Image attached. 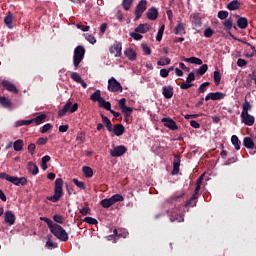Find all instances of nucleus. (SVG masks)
<instances>
[{"instance_id":"1","label":"nucleus","mask_w":256,"mask_h":256,"mask_svg":"<svg viewBox=\"0 0 256 256\" xmlns=\"http://www.w3.org/2000/svg\"><path fill=\"white\" fill-rule=\"evenodd\" d=\"M40 220L48 225V228L54 237L63 242L69 241V234H67V231H65L61 225L53 223V220L47 217H41Z\"/></svg>"},{"instance_id":"2","label":"nucleus","mask_w":256,"mask_h":256,"mask_svg":"<svg viewBox=\"0 0 256 256\" xmlns=\"http://www.w3.org/2000/svg\"><path fill=\"white\" fill-rule=\"evenodd\" d=\"M61 197H63V179L57 178L54 184V195L48 196V201H52V203H57Z\"/></svg>"},{"instance_id":"3","label":"nucleus","mask_w":256,"mask_h":256,"mask_svg":"<svg viewBox=\"0 0 256 256\" xmlns=\"http://www.w3.org/2000/svg\"><path fill=\"white\" fill-rule=\"evenodd\" d=\"M83 59H85V47L77 46L74 49L73 55V65L76 70L79 69V65H81V61H83Z\"/></svg>"},{"instance_id":"4","label":"nucleus","mask_w":256,"mask_h":256,"mask_svg":"<svg viewBox=\"0 0 256 256\" xmlns=\"http://www.w3.org/2000/svg\"><path fill=\"white\" fill-rule=\"evenodd\" d=\"M79 109V104L71 102V100H68L66 104L63 106L61 110L58 111V116L59 117H65V115H71L75 113Z\"/></svg>"},{"instance_id":"5","label":"nucleus","mask_w":256,"mask_h":256,"mask_svg":"<svg viewBox=\"0 0 256 256\" xmlns=\"http://www.w3.org/2000/svg\"><path fill=\"white\" fill-rule=\"evenodd\" d=\"M0 179H4L5 181H9V183H13V185L19 186V185H27V178L25 177H17V176H11L5 172L0 173Z\"/></svg>"},{"instance_id":"6","label":"nucleus","mask_w":256,"mask_h":256,"mask_svg":"<svg viewBox=\"0 0 256 256\" xmlns=\"http://www.w3.org/2000/svg\"><path fill=\"white\" fill-rule=\"evenodd\" d=\"M147 11V0H140L135 8V21H139L141 17L143 16V13Z\"/></svg>"},{"instance_id":"7","label":"nucleus","mask_w":256,"mask_h":256,"mask_svg":"<svg viewBox=\"0 0 256 256\" xmlns=\"http://www.w3.org/2000/svg\"><path fill=\"white\" fill-rule=\"evenodd\" d=\"M108 91H110L111 93H123V86H121V83H119V81H117L115 77H111L108 80Z\"/></svg>"},{"instance_id":"8","label":"nucleus","mask_w":256,"mask_h":256,"mask_svg":"<svg viewBox=\"0 0 256 256\" xmlns=\"http://www.w3.org/2000/svg\"><path fill=\"white\" fill-rule=\"evenodd\" d=\"M225 99L223 92H210L205 96V101H221Z\"/></svg>"},{"instance_id":"9","label":"nucleus","mask_w":256,"mask_h":256,"mask_svg":"<svg viewBox=\"0 0 256 256\" xmlns=\"http://www.w3.org/2000/svg\"><path fill=\"white\" fill-rule=\"evenodd\" d=\"M240 118H241V123H243L244 125H247L248 127H253V125H255V116L249 113L241 114Z\"/></svg>"},{"instance_id":"10","label":"nucleus","mask_w":256,"mask_h":256,"mask_svg":"<svg viewBox=\"0 0 256 256\" xmlns=\"http://www.w3.org/2000/svg\"><path fill=\"white\" fill-rule=\"evenodd\" d=\"M127 153V148L123 145L116 146L110 150L111 157H121Z\"/></svg>"},{"instance_id":"11","label":"nucleus","mask_w":256,"mask_h":256,"mask_svg":"<svg viewBox=\"0 0 256 256\" xmlns=\"http://www.w3.org/2000/svg\"><path fill=\"white\" fill-rule=\"evenodd\" d=\"M161 121L164 123V127H167L170 131H177V129H179L177 122L171 118H162Z\"/></svg>"},{"instance_id":"12","label":"nucleus","mask_w":256,"mask_h":256,"mask_svg":"<svg viewBox=\"0 0 256 256\" xmlns=\"http://www.w3.org/2000/svg\"><path fill=\"white\" fill-rule=\"evenodd\" d=\"M122 51H123V44L119 42L115 43L110 48V53H112V55H115L116 57H121V55H123Z\"/></svg>"},{"instance_id":"13","label":"nucleus","mask_w":256,"mask_h":256,"mask_svg":"<svg viewBox=\"0 0 256 256\" xmlns=\"http://www.w3.org/2000/svg\"><path fill=\"white\" fill-rule=\"evenodd\" d=\"M2 87L6 89V91H9L10 93H19V90L17 87H15V84L9 82L8 80L2 81Z\"/></svg>"},{"instance_id":"14","label":"nucleus","mask_w":256,"mask_h":256,"mask_svg":"<svg viewBox=\"0 0 256 256\" xmlns=\"http://www.w3.org/2000/svg\"><path fill=\"white\" fill-rule=\"evenodd\" d=\"M146 17L150 21H155L157 17H159V11L157 10V8L151 7L150 9H148Z\"/></svg>"},{"instance_id":"15","label":"nucleus","mask_w":256,"mask_h":256,"mask_svg":"<svg viewBox=\"0 0 256 256\" xmlns=\"http://www.w3.org/2000/svg\"><path fill=\"white\" fill-rule=\"evenodd\" d=\"M124 55L129 59V61H135V59H137V52H135L133 48H126Z\"/></svg>"},{"instance_id":"16","label":"nucleus","mask_w":256,"mask_h":256,"mask_svg":"<svg viewBox=\"0 0 256 256\" xmlns=\"http://www.w3.org/2000/svg\"><path fill=\"white\" fill-rule=\"evenodd\" d=\"M112 132L114 133V135H116V137H121V135L125 133V126H123L122 124H116L112 128Z\"/></svg>"},{"instance_id":"17","label":"nucleus","mask_w":256,"mask_h":256,"mask_svg":"<svg viewBox=\"0 0 256 256\" xmlns=\"http://www.w3.org/2000/svg\"><path fill=\"white\" fill-rule=\"evenodd\" d=\"M4 220L5 223H8L9 225H15V214L11 211H6L4 214Z\"/></svg>"},{"instance_id":"18","label":"nucleus","mask_w":256,"mask_h":256,"mask_svg":"<svg viewBox=\"0 0 256 256\" xmlns=\"http://www.w3.org/2000/svg\"><path fill=\"white\" fill-rule=\"evenodd\" d=\"M197 199H199V194L194 192L192 197L185 203V207H195Z\"/></svg>"},{"instance_id":"19","label":"nucleus","mask_w":256,"mask_h":256,"mask_svg":"<svg viewBox=\"0 0 256 256\" xmlns=\"http://www.w3.org/2000/svg\"><path fill=\"white\" fill-rule=\"evenodd\" d=\"M162 95L165 99H171L173 97V88L171 86H164L162 88Z\"/></svg>"},{"instance_id":"20","label":"nucleus","mask_w":256,"mask_h":256,"mask_svg":"<svg viewBox=\"0 0 256 256\" xmlns=\"http://www.w3.org/2000/svg\"><path fill=\"white\" fill-rule=\"evenodd\" d=\"M182 61H185V63H192V65H203V60L197 57L182 58Z\"/></svg>"},{"instance_id":"21","label":"nucleus","mask_w":256,"mask_h":256,"mask_svg":"<svg viewBox=\"0 0 256 256\" xmlns=\"http://www.w3.org/2000/svg\"><path fill=\"white\" fill-rule=\"evenodd\" d=\"M151 29L148 23L140 24L135 28L136 33H147Z\"/></svg>"},{"instance_id":"22","label":"nucleus","mask_w":256,"mask_h":256,"mask_svg":"<svg viewBox=\"0 0 256 256\" xmlns=\"http://www.w3.org/2000/svg\"><path fill=\"white\" fill-rule=\"evenodd\" d=\"M174 33H175V35H184L185 24L183 22H177V25L174 28Z\"/></svg>"},{"instance_id":"23","label":"nucleus","mask_w":256,"mask_h":256,"mask_svg":"<svg viewBox=\"0 0 256 256\" xmlns=\"http://www.w3.org/2000/svg\"><path fill=\"white\" fill-rule=\"evenodd\" d=\"M103 97H101V90H96L91 96L90 101H93L94 103H100Z\"/></svg>"},{"instance_id":"24","label":"nucleus","mask_w":256,"mask_h":256,"mask_svg":"<svg viewBox=\"0 0 256 256\" xmlns=\"http://www.w3.org/2000/svg\"><path fill=\"white\" fill-rule=\"evenodd\" d=\"M237 26L239 27V29H247V27H249V22L247 18L245 17L238 18Z\"/></svg>"},{"instance_id":"25","label":"nucleus","mask_w":256,"mask_h":256,"mask_svg":"<svg viewBox=\"0 0 256 256\" xmlns=\"http://www.w3.org/2000/svg\"><path fill=\"white\" fill-rule=\"evenodd\" d=\"M4 23L8 29H13V13L9 12L8 15L4 17Z\"/></svg>"},{"instance_id":"26","label":"nucleus","mask_w":256,"mask_h":256,"mask_svg":"<svg viewBox=\"0 0 256 256\" xmlns=\"http://www.w3.org/2000/svg\"><path fill=\"white\" fill-rule=\"evenodd\" d=\"M170 221L173 223L175 221H177V223H183V221H185V218L183 217L182 214H177L175 212H173L171 215H170Z\"/></svg>"},{"instance_id":"27","label":"nucleus","mask_w":256,"mask_h":256,"mask_svg":"<svg viewBox=\"0 0 256 256\" xmlns=\"http://www.w3.org/2000/svg\"><path fill=\"white\" fill-rule=\"evenodd\" d=\"M102 122L104 123L105 127L108 129V131L111 133L113 131V124L111 123V120L103 114H101Z\"/></svg>"},{"instance_id":"28","label":"nucleus","mask_w":256,"mask_h":256,"mask_svg":"<svg viewBox=\"0 0 256 256\" xmlns=\"http://www.w3.org/2000/svg\"><path fill=\"white\" fill-rule=\"evenodd\" d=\"M23 147H25V142L22 139H18L13 143L14 151H23Z\"/></svg>"},{"instance_id":"29","label":"nucleus","mask_w":256,"mask_h":256,"mask_svg":"<svg viewBox=\"0 0 256 256\" xmlns=\"http://www.w3.org/2000/svg\"><path fill=\"white\" fill-rule=\"evenodd\" d=\"M28 171L31 175H37L39 173V167L33 162H28Z\"/></svg>"},{"instance_id":"30","label":"nucleus","mask_w":256,"mask_h":256,"mask_svg":"<svg viewBox=\"0 0 256 256\" xmlns=\"http://www.w3.org/2000/svg\"><path fill=\"white\" fill-rule=\"evenodd\" d=\"M0 103H1L2 106L5 107V109H11V107L13 105L11 103V99H9L7 97H3V96L0 97Z\"/></svg>"},{"instance_id":"31","label":"nucleus","mask_w":256,"mask_h":256,"mask_svg":"<svg viewBox=\"0 0 256 256\" xmlns=\"http://www.w3.org/2000/svg\"><path fill=\"white\" fill-rule=\"evenodd\" d=\"M239 7H241V3H239V1H237V0H233L232 2L228 3V5H227V9H229V11H237V9H239Z\"/></svg>"},{"instance_id":"32","label":"nucleus","mask_w":256,"mask_h":256,"mask_svg":"<svg viewBox=\"0 0 256 256\" xmlns=\"http://www.w3.org/2000/svg\"><path fill=\"white\" fill-rule=\"evenodd\" d=\"M82 172L84 177H86L87 179H91V177H93V168L88 167V166H84L82 168Z\"/></svg>"},{"instance_id":"33","label":"nucleus","mask_w":256,"mask_h":256,"mask_svg":"<svg viewBox=\"0 0 256 256\" xmlns=\"http://www.w3.org/2000/svg\"><path fill=\"white\" fill-rule=\"evenodd\" d=\"M251 109H253V106L251 105V102L247 101V99H246L244 101V103L242 104V112H241V114L249 113V111H251Z\"/></svg>"},{"instance_id":"34","label":"nucleus","mask_w":256,"mask_h":256,"mask_svg":"<svg viewBox=\"0 0 256 256\" xmlns=\"http://www.w3.org/2000/svg\"><path fill=\"white\" fill-rule=\"evenodd\" d=\"M231 143L232 145H234L236 151H239V149H241V141H239V137H237V135H232Z\"/></svg>"},{"instance_id":"35","label":"nucleus","mask_w":256,"mask_h":256,"mask_svg":"<svg viewBox=\"0 0 256 256\" xmlns=\"http://www.w3.org/2000/svg\"><path fill=\"white\" fill-rule=\"evenodd\" d=\"M190 21L196 25V27H201V19L199 18V14L194 13L190 16Z\"/></svg>"},{"instance_id":"36","label":"nucleus","mask_w":256,"mask_h":256,"mask_svg":"<svg viewBox=\"0 0 256 256\" xmlns=\"http://www.w3.org/2000/svg\"><path fill=\"white\" fill-rule=\"evenodd\" d=\"M243 145L246 147V149H253L255 147V143L253 142V139L250 137H246L243 140Z\"/></svg>"},{"instance_id":"37","label":"nucleus","mask_w":256,"mask_h":256,"mask_svg":"<svg viewBox=\"0 0 256 256\" xmlns=\"http://www.w3.org/2000/svg\"><path fill=\"white\" fill-rule=\"evenodd\" d=\"M99 107L102 109H105L106 111H111V102L105 101V99H101L100 102L98 103Z\"/></svg>"},{"instance_id":"38","label":"nucleus","mask_w":256,"mask_h":256,"mask_svg":"<svg viewBox=\"0 0 256 256\" xmlns=\"http://www.w3.org/2000/svg\"><path fill=\"white\" fill-rule=\"evenodd\" d=\"M157 65L159 67H165L166 65H171V58H169V57L160 58L157 61Z\"/></svg>"},{"instance_id":"39","label":"nucleus","mask_w":256,"mask_h":256,"mask_svg":"<svg viewBox=\"0 0 256 256\" xmlns=\"http://www.w3.org/2000/svg\"><path fill=\"white\" fill-rule=\"evenodd\" d=\"M181 166V161L179 160V158H175L173 161V171H172V175H177V173H179V167Z\"/></svg>"},{"instance_id":"40","label":"nucleus","mask_w":256,"mask_h":256,"mask_svg":"<svg viewBox=\"0 0 256 256\" xmlns=\"http://www.w3.org/2000/svg\"><path fill=\"white\" fill-rule=\"evenodd\" d=\"M110 200L112 201V205H115V203L125 201V198L121 194H114L112 197H110Z\"/></svg>"},{"instance_id":"41","label":"nucleus","mask_w":256,"mask_h":256,"mask_svg":"<svg viewBox=\"0 0 256 256\" xmlns=\"http://www.w3.org/2000/svg\"><path fill=\"white\" fill-rule=\"evenodd\" d=\"M100 205L104 209H109V207H111V205H113V202L111 201V198H105V199L100 201Z\"/></svg>"},{"instance_id":"42","label":"nucleus","mask_w":256,"mask_h":256,"mask_svg":"<svg viewBox=\"0 0 256 256\" xmlns=\"http://www.w3.org/2000/svg\"><path fill=\"white\" fill-rule=\"evenodd\" d=\"M44 119H47V115L45 114H41L39 116H37L34 119H31L33 121V123H35V125H41V123H43Z\"/></svg>"},{"instance_id":"43","label":"nucleus","mask_w":256,"mask_h":256,"mask_svg":"<svg viewBox=\"0 0 256 256\" xmlns=\"http://www.w3.org/2000/svg\"><path fill=\"white\" fill-rule=\"evenodd\" d=\"M203 177H204V174H202L198 178L197 183H196V188L194 190V193H198L199 194V191H201V185H203Z\"/></svg>"},{"instance_id":"44","label":"nucleus","mask_w":256,"mask_h":256,"mask_svg":"<svg viewBox=\"0 0 256 256\" xmlns=\"http://www.w3.org/2000/svg\"><path fill=\"white\" fill-rule=\"evenodd\" d=\"M124 117H131V113H133V108L129 106H124V108L121 109Z\"/></svg>"},{"instance_id":"45","label":"nucleus","mask_w":256,"mask_h":256,"mask_svg":"<svg viewBox=\"0 0 256 256\" xmlns=\"http://www.w3.org/2000/svg\"><path fill=\"white\" fill-rule=\"evenodd\" d=\"M131 5H133V0H123L122 7L124 11H129L131 9Z\"/></svg>"},{"instance_id":"46","label":"nucleus","mask_w":256,"mask_h":256,"mask_svg":"<svg viewBox=\"0 0 256 256\" xmlns=\"http://www.w3.org/2000/svg\"><path fill=\"white\" fill-rule=\"evenodd\" d=\"M33 123V120H18L15 123V127H23V125H31Z\"/></svg>"},{"instance_id":"47","label":"nucleus","mask_w":256,"mask_h":256,"mask_svg":"<svg viewBox=\"0 0 256 256\" xmlns=\"http://www.w3.org/2000/svg\"><path fill=\"white\" fill-rule=\"evenodd\" d=\"M72 181L79 189H86L85 182L79 181L77 178H74Z\"/></svg>"},{"instance_id":"48","label":"nucleus","mask_w":256,"mask_h":256,"mask_svg":"<svg viewBox=\"0 0 256 256\" xmlns=\"http://www.w3.org/2000/svg\"><path fill=\"white\" fill-rule=\"evenodd\" d=\"M53 220L55 221V223H59V225H63V223H65V218H63V216L59 214L54 215Z\"/></svg>"},{"instance_id":"49","label":"nucleus","mask_w":256,"mask_h":256,"mask_svg":"<svg viewBox=\"0 0 256 256\" xmlns=\"http://www.w3.org/2000/svg\"><path fill=\"white\" fill-rule=\"evenodd\" d=\"M209 69V66L207 64H203L198 70L197 73L198 75H205Z\"/></svg>"},{"instance_id":"50","label":"nucleus","mask_w":256,"mask_h":256,"mask_svg":"<svg viewBox=\"0 0 256 256\" xmlns=\"http://www.w3.org/2000/svg\"><path fill=\"white\" fill-rule=\"evenodd\" d=\"M130 37H132L134 41H141V39H143V35L139 34L137 31L130 33Z\"/></svg>"},{"instance_id":"51","label":"nucleus","mask_w":256,"mask_h":256,"mask_svg":"<svg viewBox=\"0 0 256 256\" xmlns=\"http://www.w3.org/2000/svg\"><path fill=\"white\" fill-rule=\"evenodd\" d=\"M85 223H88V225H97L99 222L97 221V219L93 218V217H86L84 218Z\"/></svg>"},{"instance_id":"52","label":"nucleus","mask_w":256,"mask_h":256,"mask_svg":"<svg viewBox=\"0 0 256 256\" xmlns=\"http://www.w3.org/2000/svg\"><path fill=\"white\" fill-rule=\"evenodd\" d=\"M165 32V25H162L160 29L158 30L156 40L161 41L163 39V33Z\"/></svg>"},{"instance_id":"53","label":"nucleus","mask_w":256,"mask_h":256,"mask_svg":"<svg viewBox=\"0 0 256 256\" xmlns=\"http://www.w3.org/2000/svg\"><path fill=\"white\" fill-rule=\"evenodd\" d=\"M50 129H53V125H51V123H47L40 128V133H47Z\"/></svg>"},{"instance_id":"54","label":"nucleus","mask_w":256,"mask_h":256,"mask_svg":"<svg viewBox=\"0 0 256 256\" xmlns=\"http://www.w3.org/2000/svg\"><path fill=\"white\" fill-rule=\"evenodd\" d=\"M76 141L80 144L85 143V133L83 132L78 133L76 136Z\"/></svg>"},{"instance_id":"55","label":"nucleus","mask_w":256,"mask_h":256,"mask_svg":"<svg viewBox=\"0 0 256 256\" xmlns=\"http://www.w3.org/2000/svg\"><path fill=\"white\" fill-rule=\"evenodd\" d=\"M210 85L209 82H204L202 83L199 88H198V91L199 93H205V91H207V87Z\"/></svg>"},{"instance_id":"56","label":"nucleus","mask_w":256,"mask_h":256,"mask_svg":"<svg viewBox=\"0 0 256 256\" xmlns=\"http://www.w3.org/2000/svg\"><path fill=\"white\" fill-rule=\"evenodd\" d=\"M71 79H73V81L76 83H79L83 78H81V75H79L77 72H72Z\"/></svg>"},{"instance_id":"57","label":"nucleus","mask_w":256,"mask_h":256,"mask_svg":"<svg viewBox=\"0 0 256 256\" xmlns=\"http://www.w3.org/2000/svg\"><path fill=\"white\" fill-rule=\"evenodd\" d=\"M85 38H86V41H88L92 45H95V43H97V39H95V36L91 34H86Z\"/></svg>"},{"instance_id":"58","label":"nucleus","mask_w":256,"mask_h":256,"mask_svg":"<svg viewBox=\"0 0 256 256\" xmlns=\"http://www.w3.org/2000/svg\"><path fill=\"white\" fill-rule=\"evenodd\" d=\"M214 81L216 85L221 83V73L219 71H214Z\"/></svg>"},{"instance_id":"59","label":"nucleus","mask_w":256,"mask_h":256,"mask_svg":"<svg viewBox=\"0 0 256 256\" xmlns=\"http://www.w3.org/2000/svg\"><path fill=\"white\" fill-rule=\"evenodd\" d=\"M142 51L144 55H151V48L147 44H142Z\"/></svg>"},{"instance_id":"60","label":"nucleus","mask_w":256,"mask_h":256,"mask_svg":"<svg viewBox=\"0 0 256 256\" xmlns=\"http://www.w3.org/2000/svg\"><path fill=\"white\" fill-rule=\"evenodd\" d=\"M229 17V12L227 11H219L218 12V19H227Z\"/></svg>"},{"instance_id":"61","label":"nucleus","mask_w":256,"mask_h":256,"mask_svg":"<svg viewBox=\"0 0 256 256\" xmlns=\"http://www.w3.org/2000/svg\"><path fill=\"white\" fill-rule=\"evenodd\" d=\"M81 215H90L91 209L88 206H84L82 209H80Z\"/></svg>"},{"instance_id":"62","label":"nucleus","mask_w":256,"mask_h":256,"mask_svg":"<svg viewBox=\"0 0 256 256\" xmlns=\"http://www.w3.org/2000/svg\"><path fill=\"white\" fill-rule=\"evenodd\" d=\"M191 87H193V84L189 83L188 81L180 84V89L183 90L191 89Z\"/></svg>"},{"instance_id":"63","label":"nucleus","mask_w":256,"mask_h":256,"mask_svg":"<svg viewBox=\"0 0 256 256\" xmlns=\"http://www.w3.org/2000/svg\"><path fill=\"white\" fill-rule=\"evenodd\" d=\"M186 81L190 84L193 83V81H195V73L190 72L186 78Z\"/></svg>"},{"instance_id":"64","label":"nucleus","mask_w":256,"mask_h":256,"mask_svg":"<svg viewBox=\"0 0 256 256\" xmlns=\"http://www.w3.org/2000/svg\"><path fill=\"white\" fill-rule=\"evenodd\" d=\"M204 37H207V38L213 37V29H211V28H206V29L204 30Z\"/></svg>"}]
</instances>
